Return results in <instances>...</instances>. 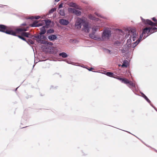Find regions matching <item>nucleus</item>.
Wrapping results in <instances>:
<instances>
[{"label":"nucleus","instance_id":"9b49d317","mask_svg":"<svg viewBox=\"0 0 157 157\" xmlns=\"http://www.w3.org/2000/svg\"><path fill=\"white\" fill-rule=\"evenodd\" d=\"M31 38L38 43L39 41H40L41 39H42L41 35L39 34L38 35H33L31 36Z\"/></svg>","mask_w":157,"mask_h":157},{"label":"nucleus","instance_id":"c03bdc74","mask_svg":"<svg viewBox=\"0 0 157 157\" xmlns=\"http://www.w3.org/2000/svg\"><path fill=\"white\" fill-rule=\"evenodd\" d=\"M152 20L154 22L157 21V20L155 17H154L152 18Z\"/></svg>","mask_w":157,"mask_h":157},{"label":"nucleus","instance_id":"dca6fc26","mask_svg":"<svg viewBox=\"0 0 157 157\" xmlns=\"http://www.w3.org/2000/svg\"><path fill=\"white\" fill-rule=\"evenodd\" d=\"M126 82H125V84H129V85H128V86L130 88V87L129 85H130L131 86L133 87H135V84L134 83H133V82H132V81H129L127 79H126Z\"/></svg>","mask_w":157,"mask_h":157},{"label":"nucleus","instance_id":"1a4fd4ad","mask_svg":"<svg viewBox=\"0 0 157 157\" xmlns=\"http://www.w3.org/2000/svg\"><path fill=\"white\" fill-rule=\"evenodd\" d=\"M143 36H144V35L142 33V34L140 35V36L138 40L132 44V46L133 48H135L139 43Z\"/></svg>","mask_w":157,"mask_h":157},{"label":"nucleus","instance_id":"09e8293b","mask_svg":"<svg viewBox=\"0 0 157 157\" xmlns=\"http://www.w3.org/2000/svg\"><path fill=\"white\" fill-rule=\"evenodd\" d=\"M53 87H54L53 86H51L50 89H53Z\"/></svg>","mask_w":157,"mask_h":157},{"label":"nucleus","instance_id":"79ce46f5","mask_svg":"<svg viewBox=\"0 0 157 157\" xmlns=\"http://www.w3.org/2000/svg\"><path fill=\"white\" fill-rule=\"evenodd\" d=\"M63 7V4L61 3L59 6L58 9H60Z\"/></svg>","mask_w":157,"mask_h":157},{"label":"nucleus","instance_id":"a18cd8bd","mask_svg":"<svg viewBox=\"0 0 157 157\" xmlns=\"http://www.w3.org/2000/svg\"><path fill=\"white\" fill-rule=\"evenodd\" d=\"M26 25V24L25 23H23L21 25V26H25Z\"/></svg>","mask_w":157,"mask_h":157},{"label":"nucleus","instance_id":"58836bf2","mask_svg":"<svg viewBox=\"0 0 157 157\" xmlns=\"http://www.w3.org/2000/svg\"><path fill=\"white\" fill-rule=\"evenodd\" d=\"M69 43H77V42L76 40H73L72 39H71L69 40Z\"/></svg>","mask_w":157,"mask_h":157},{"label":"nucleus","instance_id":"72a5a7b5","mask_svg":"<svg viewBox=\"0 0 157 157\" xmlns=\"http://www.w3.org/2000/svg\"><path fill=\"white\" fill-rule=\"evenodd\" d=\"M94 34L95 33H94L92 32V33L90 34H89V36L92 39H95L96 37H95Z\"/></svg>","mask_w":157,"mask_h":157},{"label":"nucleus","instance_id":"cd10ccee","mask_svg":"<svg viewBox=\"0 0 157 157\" xmlns=\"http://www.w3.org/2000/svg\"><path fill=\"white\" fill-rule=\"evenodd\" d=\"M56 9L55 8H52L49 11L48 13L47 14V15H49L50 14L52 13L53 12L56 11Z\"/></svg>","mask_w":157,"mask_h":157},{"label":"nucleus","instance_id":"0eeeda50","mask_svg":"<svg viewBox=\"0 0 157 157\" xmlns=\"http://www.w3.org/2000/svg\"><path fill=\"white\" fill-rule=\"evenodd\" d=\"M82 25L83 26L82 30L86 33H88L89 32V23L88 22H86L85 19V22H83Z\"/></svg>","mask_w":157,"mask_h":157},{"label":"nucleus","instance_id":"4468645a","mask_svg":"<svg viewBox=\"0 0 157 157\" xmlns=\"http://www.w3.org/2000/svg\"><path fill=\"white\" fill-rule=\"evenodd\" d=\"M59 22L60 24L63 25H66L69 24V21L67 20L63 19H60Z\"/></svg>","mask_w":157,"mask_h":157},{"label":"nucleus","instance_id":"3c124183","mask_svg":"<svg viewBox=\"0 0 157 157\" xmlns=\"http://www.w3.org/2000/svg\"><path fill=\"white\" fill-rule=\"evenodd\" d=\"M107 50L108 51V52H109V53H110V52H111V51L110 50H108V49H107Z\"/></svg>","mask_w":157,"mask_h":157},{"label":"nucleus","instance_id":"f3484780","mask_svg":"<svg viewBox=\"0 0 157 157\" xmlns=\"http://www.w3.org/2000/svg\"><path fill=\"white\" fill-rule=\"evenodd\" d=\"M48 39L51 41H53L56 39L57 37L56 35L51 34L48 37Z\"/></svg>","mask_w":157,"mask_h":157},{"label":"nucleus","instance_id":"37998d69","mask_svg":"<svg viewBox=\"0 0 157 157\" xmlns=\"http://www.w3.org/2000/svg\"><path fill=\"white\" fill-rule=\"evenodd\" d=\"M41 36L42 39H44V40H46L47 39L46 37L44 36L41 35Z\"/></svg>","mask_w":157,"mask_h":157},{"label":"nucleus","instance_id":"ea45409f","mask_svg":"<svg viewBox=\"0 0 157 157\" xmlns=\"http://www.w3.org/2000/svg\"><path fill=\"white\" fill-rule=\"evenodd\" d=\"M47 44L48 45L52 46L53 44L51 42H48L47 41Z\"/></svg>","mask_w":157,"mask_h":157},{"label":"nucleus","instance_id":"ddd939ff","mask_svg":"<svg viewBox=\"0 0 157 157\" xmlns=\"http://www.w3.org/2000/svg\"><path fill=\"white\" fill-rule=\"evenodd\" d=\"M37 21H34L32 24H31L30 26L32 27H37L41 26L42 25V23H38Z\"/></svg>","mask_w":157,"mask_h":157},{"label":"nucleus","instance_id":"e433bc0d","mask_svg":"<svg viewBox=\"0 0 157 157\" xmlns=\"http://www.w3.org/2000/svg\"><path fill=\"white\" fill-rule=\"evenodd\" d=\"M150 28L151 29V33H153L155 32V30L157 29V28L156 27H154L153 28Z\"/></svg>","mask_w":157,"mask_h":157},{"label":"nucleus","instance_id":"a878e982","mask_svg":"<svg viewBox=\"0 0 157 157\" xmlns=\"http://www.w3.org/2000/svg\"><path fill=\"white\" fill-rule=\"evenodd\" d=\"M105 74L108 76L115 78V77H114V74L113 73L111 72H107Z\"/></svg>","mask_w":157,"mask_h":157},{"label":"nucleus","instance_id":"de8ad7c7","mask_svg":"<svg viewBox=\"0 0 157 157\" xmlns=\"http://www.w3.org/2000/svg\"><path fill=\"white\" fill-rule=\"evenodd\" d=\"M93 68H91L90 69H88V70L89 71H91L93 69Z\"/></svg>","mask_w":157,"mask_h":157},{"label":"nucleus","instance_id":"603ef678","mask_svg":"<svg viewBox=\"0 0 157 157\" xmlns=\"http://www.w3.org/2000/svg\"><path fill=\"white\" fill-rule=\"evenodd\" d=\"M18 87H17V88H16V89H15V90H17V88H18Z\"/></svg>","mask_w":157,"mask_h":157},{"label":"nucleus","instance_id":"6ab92c4d","mask_svg":"<svg viewBox=\"0 0 157 157\" xmlns=\"http://www.w3.org/2000/svg\"><path fill=\"white\" fill-rule=\"evenodd\" d=\"M141 94L142 95V97L149 103L150 104V105L152 106L153 108H155V109L156 110L155 108L154 107V106L151 104V101L149 99L147 98V97L143 93H141Z\"/></svg>","mask_w":157,"mask_h":157},{"label":"nucleus","instance_id":"864d4df0","mask_svg":"<svg viewBox=\"0 0 157 157\" xmlns=\"http://www.w3.org/2000/svg\"><path fill=\"white\" fill-rule=\"evenodd\" d=\"M69 64H73L72 63H70V61H69Z\"/></svg>","mask_w":157,"mask_h":157},{"label":"nucleus","instance_id":"f8f14e48","mask_svg":"<svg viewBox=\"0 0 157 157\" xmlns=\"http://www.w3.org/2000/svg\"><path fill=\"white\" fill-rule=\"evenodd\" d=\"M69 6L74 7L78 10H82V8L80 6L76 4L75 3L69 2Z\"/></svg>","mask_w":157,"mask_h":157},{"label":"nucleus","instance_id":"4d7b16f0","mask_svg":"<svg viewBox=\"0 0 157 157\" xmlns=\"http://www.w3.org/2000/svg\"><path fill=\"white\" fill-rule=\"evenodd\" d=\"M56 88V87H54V88Z\"/></svg>","mask_w":157,"mask_h":157},{"label":"nucleus","instance_id":"c756f323","mask_svg":"<svg viewBox=\"0 0 157 157\" xmlns=\"http://www.w3.org/2000/svg\"><path fill=\"white\" fill-rule=\"evenodd\" d=\"M47 33H53L54 32V30L53 29H51L48 30L47 31Z\"/></svg>","mask_w":157,"mask_h":157},{"label":"nucleus","instance_id":"20e7f679","mask_svg":"<svg viewBox=\"0 0 157 157\" xmlns=\"http://www.w3.org/2000/svg\"><path fill=\"white\" fill-rule=\"evenodd\" d=\"M84 21L85 22V19L80 18H78L75 22V28L77 29H80L82 26V24Z\"/></svg>","mask_w":157,"mask_h":157},{"label":"nucleus","instance_id":"4be33fe9","mask_svg":"<svg viewBox=\"0 0 157 157\" xmlns=\"http://www.w3.org/2000/svg\"><path fill=\"white\" fill-rule=\"evenodd\" d=\"M100 27L99 26H94L93 27L92 33H95V32L99 29Z\"/></svg>","mask_w":157,"mask_h":157},{"label":"nucleus","instance_id":"c85d7f7f","mask_svg":"<svg viewBox=\"0 0 157 157\" xmlns=\"http://www.w3.org/2000/svg\"><path fill=\"white\" fill-rule=\"evenodd\" d=\"M25 41L29 44H34L33 41L30 39H28L27 40H26V41Z\"/></svg>","mask_w":157,"mask_h":157},{"label":"nucleus","instance_id":"a19ab883","mask_svg":"<svg viewBox=\"0 0 157 157\" xmlns=\"http://www.w3.org/2000/svg\"><path fill=\"white\" fill-rule=\"evenodd\" d=\"M95 15H96L97 16H98V17H102V18L103 17H102L101 16V15L99 14L98 13H97V12H95Z\"/></svg>","mask_w":157,"mask_h":157},{"label":"nucleus","instance_id":"412c9836","mask_svg":"<svg viewBox=\"0 0 157 157\" xmlns=\"http://www.w3.org/2000/svg\"><path fill=\"white\" fill-rule=\"evenodd\" d=\"M88 17L90 19L92 20L98 21L99 20V19L98 18H96L91 14H90L88 15Z\"/></svg>","mask_w":157,"mask_h":157},{"label":"nucleus","instance_id":"473e14b6","mask_svg":"<svg viewBox=\"0 0 157 157\" xmlns=\"http://www.w3.org/2000/svg\"><path fill=\"white\" fill-rule=\"evenodd\" d=\"M44 21H45L46 25L47 26H49L51 23V21L49 20H44Z\"/></svg>","mask_w":157,"mask_h":157},{"label":"nucleus","instance_id":"7ed1b4c3","mask_svg":"<svg viewBox=\"0 0 157 157\" xmlns=\"http://www.w3.org/2000/svg\"><path fill=\"white\" fill-rule=\"evenodd\" d=\"M111 35L110 30L106 29L104 30L101 35V39L103 40H107L109 39Z\"/></svg>","mask_w":157,"mask_h":157},{"label":"nucleus","instance_id":"393cba45","mask_svg":"<svg viewBox=\"0 0 157 157\" xmlns=\"http://www.w3.org/2000/svg\"><path fill=\"white\" fill-rule=\"evenodd\" d=\"M59 56H61L63 58H66L67 56V55L65 52H63L59 54Z\"/></svg>","mask_w":157,"mask_h":157},{"label":"nucleus","instance_id":"39448f33","mask_svg":"<svg viewBox=\"0 0 157 157\" xmlns=\"http://www.w3.org/2000/svg\"><path fill=\"white\" fill-rule=\"evenodd\" d=\"M151 32V29L150 27H146L144 28L142 31V33L144 35V39H145L148 36L149 34V33Z\"/></svg>","mask_w":157,"mask_h":157},{"label":"nucleus","instance_id":"b1692460","mask_svg":"<svg viewBox=\"0 0 157 157\" xmlns=\"http://www.w3.org/2000/svg\"><path fill=\"white\" fill-rule=\"evenodd\" d=\"M115 78H116L117 79L120 80L122 83H125V82H126V78H120L119 77H117V78H116L115 77Z\"/></svg>","mask_w":157,"mask_h":157},{"label":"nucleus","instance_id":"4c0bfd02","mask_svg":"<svg viewBox=\"0 0 157 157\" xmlns=\"http://www.w3.org/2000/svg\"><path fill=\"white\" fill-rule=\"evenodd\" d=\"M121 43L118 41H115L114 43V44L115 45H117V46H119L121 44Z\"/></svg>","mask_w":157,"mask_h":157},{"label":"nucleus","instance_id":"6e6552de","mask_svg":"<svg viewBox=\"0 0 157 157\" xmlns=\"http://www.w3.org/2000/svg\"><path fill=\"white\" fill-rule=\"evenodd\" d=\"M143 36H144V35L142 33V34L140 35V36L138 40L132 44V46L133 48H135L139 43Z\"/></svg>","mask_w":157,"mask_h":157},{"label":"nucleus","instance_id":"49530a36","mask_svg":"<svg viewBox=\"0 0 157 157\" xmlns=\"http://www.w3.org/2000/svg\"><path fill=\"white\" fill-rule=\"evenodd\" d=\"M5 6V5H0V7L3 8V7H4Z\"/></svg>","mask_w":157,"mask_h":157},{"label":"nucleus","instance_id":"f704fd0d","mask_svg":"<svg viewBox=\"0 0 157 157\" xmlns=\"http://www.w3.org/2000/svg\"><path fill=\"white\" fill-rule=\"evenodd\" d=\"M47 41L45 40H42L41 39L40 41H39L38 43H40L42 44H47Z\"/></svg>","mask_w":157,"mask_h":157},{"label":"nucleus","instance_id":"2f4dec72","mask_svg":"<svg viewBox=\"0 0 157 157\" xmlns=\"http://www.w3.org/2000/svg\"><path fill=\"white\" fill-rule=\"evenodd\" d=\"M17 36L18 37H19V38L21 39V40L25 41H26V39L24 37V36H22L21 35H17Z\"/></svg>","mask_w":157,"mask_h":157},{"label":"nucleus","instance_id":"a211bd4d","mask_svg":"<svg viewBox=\"0 0 157 157\" xmlns=\"http://www.w3.org/2000/svg\"><path fill=\"white\" fill-rule=\"evenodd\" d=\"M130 46L128 45L124 46V48L121 50V51L122 53H126V52L128 51Z\"/></svg>","mask_w":157,"mask_h":157},{"label":"nucleus","instance_id":"f257e3e1","mask_svg":"<svg viewBox=\"0 0 157 157\" xmlns=\"http://www.w3.org/2000/svg\"><path fill=\"white\" fill-rule=\"evenodd\" d=\"M128 34L126 35L125 37L126 38L129 37L127 40V45L129 46L131 44L132 42V40L133 41H135L137 38V34L135 29H132L128 32Z\"/></svg>","mask_w":157,"mask_h":157},{"label":"nucleus","instance_id":"6e6d98bb","mask_svg":"<svg viewBox=\"0 0 157 157\" xmlns=\"http://www.w3.org/2000/svg\"><path fill=\"white\" fill-rule=\"evenodd\" d=\"M67 10H68V11H69V8H68L67 9Z\"/></svg>","mask_w":157,"mask_h":157},{"label":"nucleus","instance_id":"7c9ffc66","mask_svg":"<svg viewBox=\"0 0 157 157\" xmlns=\"http://www.w3.org/2000/svg\"><path fill=\"white\" fill-rule=\"evenodd\" d=\"M59 13L62 16H64L65 15L64 10H59Z\"/></svg>","mask_w":157,"mask_h":157},{"label":"nucleus","instance_id":"2eb2a0df","mask_svg":"<svg viewBox=\"0 0 157 157\" xmlns=\"http://www.w3.org/2000/svg\"><path fill=\"white\" fill-rule=\"evenodd\" d=\"M7 30V26L6 25L2 24L0 25V32L5 33Z\"/></svg>","mask_w":157,"mask_h":157},{"label":"nucleus","instance_id":"5701e85b","mask_svg":"<svg viewBox=\"0 0 157 157\" xmlns=\"http://www.w3.org/2000/svg\"><path fill=\"white\" fill-rule=\"evenodd\" d=\"M21 35L23 36H24L26 37L27 38H31V36H29V35H30V34L28 32H22V33Z\"/></svg>","mask_w":157,"mask_h":157},{"label":"nucleus","instance_id":"5fc2aeb1","mask_svg":"<svg viewBox=\"0 0 157 157\" xmlns=\"http://www.w3.org/2000/svg\"><path fill=\"white\" fill-rule=\"evenodd\" d=\"M67 62L68 63H69V61H67Z\"/></svg>","mask_w":157,"mask_h":157},{"label":"nucleus","instance_id":"8fccbe9b","mask_svg":"<svg viewBox=\"0 0 157 157\" xmlns=\"http://www.w3.org/2000/svg\"><path fill=\"white\" fill-rule=\"evenodd\" d=\"M60 0H55V1L56 2H59V1Z\"/></svg>","mask_w":157,"mask_h":157},{"label":"nucleus","instance_id":"c9c22d12","mask_svg":"<svg viewBox=\"0 0 157 157\" xmlns=\"http://www.w3.org/2000/svg\"><path fill=\"white\" fill-rule=\"evenodd\" d=\"M40 18V16H35L34 17H29L28 18V19H33L34 18H35V19H38Z\"/></svg>","mask_w":157,"mask_h":157},{"label":"nucleus","instance_id":"bb28decb","mask_svg":"<svg viewBox=\"0 0 157 157\" xmlns=\"http://www.w3.org/2000/svg\"><path fill=\"white\" fill-rule=\"evenodd\" d=\"M128 61L127 60H124L123 62V63L121 65L122 67H127L128 66Z\"/></svg>","mask_w":157,"mask_h":157},{"label":"nucleus","instance_id":"aec40b11","mask_svg":"<svg viewBox=\"0 0 157 157\" xmlns=\"http://www.w3.org/2000/svg\"><path fill=\"white\" fill-rule=\"evenodd\" d=\"M40 32L39 33V34L40 35H42L44 34L47 32L45 29V26H43L40 29Z\"/></svg>","mask_w":157,"mask_h":157},{"label":"nucleus","instance_id":"f03ea898","mask_svg":"<svg viewBox=\"0 0 157 157\" xmlns=\"http://www.w3.org/2000/svg\"><path fill=\"white\" fill-rule=\"evenodd\" d=\"M28 28L27 27L26 28H17L16 29L15 31H14L13 30H8L7 29L5 33L9 34L12 35L14 36H17L16 34L19 33L21 32H26L27 30V29Z\"/></svg>","mask_w":157,"mask_h":157},{"label":"nucleus","instance_id":"9d476101","mask_svg":"<svg viewBox=\"0 0 157 157\" xmlns=\"http://www.w3.org/2000/svg\"><path fill=\"white\" fill-rule=\"evenodd\" d=\"M70 11H71L74 14L78 16L80 15L81 14V12L80 11L75 9H72L71 8H69Z\"/></svg>","mask_w":157,"mask_h":157},{"label":"nucleus","instance_id":"423d86ee","mask_svg":"<svg viewBox=\"0 0 157 157\" xmlns=\"http://www.w3.org/2000/svg\"><path fill=\"white\" fill-rule=\"evenodd\" d=\"M142 21L145 24H148L151 26H155L156 24H157V21L156 23H154L152 22L151 20L147 19L146 20L143 18L142 17H140Z\"/></svg>","mask_w":157,"mask_h":157}]
</instances>
